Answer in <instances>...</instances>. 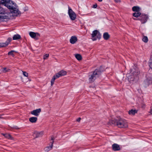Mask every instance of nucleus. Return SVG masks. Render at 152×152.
<instances>
[{"mask_svg": "<svg viewBox=\"0 0 152 152\" xmlns=\"http://www.w3.org/2000/svg\"><path fill=\"white\" fill-rule=\"evenodd\" d=\"M133 19L135 20H138V18H133Z\"/></svg>", "mask_w": 152, "mask_h": 152, "instance_id": "39", "label": "nucleus"}, {"mask_svg": "<svg viewBox=\"0 0 152 152\" xmlns=\"http://www.w3.org/2000/svg\"><path fill=\"white\" fill-rule=\"evenodd\" d=\"M43 134V132H35L33 134V136L35 137V138H37L38 137H40Z\"/></svg>", "mask_w": 152, "mask_h": 152, "instance_id": "15", "label": "nucleus"}, {"mask_svg": "<svg viewBox=\"0 0 152 152\" xmlns=\"http://www.w3.org/2000/svg\"><path fill=\"white\" fill-rule=\"evenodd\" d=\"M101 72L99 69H96L94 72L89 73V80L90 83L94 82L97 76L100 75Z\"/></svg>", "mask_w": 152, "mask_h": 152, "instance_id": "3", "label": "nucleus"}, {"mask_svg": "<svg viewBox=\"0 0 152 152\" xmlns=\"http://www.w3.org/2000/svg\"><path fill=\"white\" fill-rule=\"evenodd\" d=\"M112 148L113 149L114 151H118L121 149L119 145L115 143L112 145Z\"/></svg>", "mask_w": 152, "mask_h": 152, "instance_id": "12", "label": "nucleus"}, {"mask_svg": "<svg viewBox=\"0 0 152 152\" xmlns=\"http://www.w3.org/2000/svg\"><path fill=\"white\" fill-rule=\"evenodd\" d=\"M75 57L79 61L81 60L82 59V57L80 54H76L75 55Z\"/></svg>", "mask_w": 152, "mask_h": 152, "instance_id": "23", "label": "nucleus"}, {"mask_svg": "<svg viewBox=\"0 0 152 152\" xmlns=\"http://www.w3.org/2000/svg\"><path fill=\"white\" fill-rule=\"evenodd\" d=\"M14 128H15V129H18V127L17 126H15L14 127Z\"/></svg>", "mask_w": 152, "mask_h": 152, "instance_id": "40", "label": "nucleus"}, {"mask_svg": "<svg viewBox=\"0 0 152 152\" xmlns=\"http://www.w3.org/2000/svg\"><path fill=\"white\" fill-rule=\"evenodd\" d=\"M68 14L71 20H75L76 18V16L75 13L68 6Z\"/></svg>", "mask_w": 152, "mask_h": 152, "instance_id": "5", "label": "nucleus"}, {"mask_svg": "<svg viewBox=\"0 0 152 152\" xmlns=\"http://www.w3.org/2000/svg\"><path fill=\"white\" fill-rule=\"evenodd\" d=\"M1 4L9 9L12 15L18 16L21 13L17 8L16 4L11 0H1Z\"/></svg>", "mask_w": 152, "mask_h": 152, "instance_id": "1", "label": "nucleus"}, {"mask_svg": "<svg viewBox=\"0 0 152 152\" xmlns=\"http://www.w3.org/2000/svg\"><path fill=\"white\" fill-rule=\"evenodd\" d=\"M12 40V38L11 37H9L7 39V40L6 42L8 43V45L9 43Z\"/></svg>", "mask_w": 152, "mask_h": 152, "instance_id": "29", "label": "nucleus"}, {"mask_svg": "<svg viewBox=\"0 0 152 152\" xmlns=\"http://www.w3.org/2000/svg\"><path fill=\"white\" fill-rule=\"evenodd\" d=\"M41 111V109L39 108L31 111V114L35 116H37L39 115V113Z\"/></svg>", "mask_w": 152, "mask_h": 152, "instance_id": "10", "label": "nucleus"}, {"mask_svg": "<svg viewBox=\"0 0 152 152\" xmlns=\"http://www.w3.org/2000/svg\"><path fill=\"white\" fill-rule=\"evenodd\" d=\"M57 78V77H56V75H54L53 78H52V79H53V80H55V79L56 78Z\"/></svg>", "mask_w": 152, "mask_h": 152, "instance_id": "35", "label": "nucleus"}, {"mask_svg": "<svg viewBox=\"0 0 152 152\" xmlns=\"http://www.w3.org/2000/svg\"><path fill=\"white\" fill-rule=\"evenodd\" d=\"M91 36L92 37V39L93 41H95L98 39H100L101 37V34L99 31L97 30L93 31L91 34Z\"/></svg>", "mask_w": 152, "mask_h": 152, "instance_id": "4", "label": "nucleus"}, {"mask_svg": "<svg viewBox=\"0 0 152 152\" xmlns=\"http://www.w3.org/2000/svg\"><path fill=\"white\" fill-rule=\"evenodd\" d=\"M149 65L150 67L152 69V56H151L149 61Z\"/></svg>", "mask_w": 152, "mask_h": 152, "instance_id": "26", "label": "nucleus"}, {"mask_svg": "<svg viewBox=\"0 0 152 152\" xmlns=\"http://www.w3.org/2000/svg\"><path fill=\"white\" fill-rule=\"evenodd\" d=\"M148 17L145 15L142 14L139 18L138 20H140L141 22L142 23H144L146 22Z\"/></svg>", "mask_w": 152, "mask_h": 152, "instance_id": "6", "label": "nucleus"}, {"mask_svg": "<svg viewBox=\"0 0 152 152\" xmlns=\"http://www.w3.org/2000/svg\"><path fill=\"white\" fill-rule=\"evenodd\" d=\"M5 137L8 139H11L12 137L10 134H2Z\"/></svg>", "mask_w": 152, "mask_h": 152, "instance_id": "25", "label": "nucleus"}, {"mask_svg": "<svg viewBox=\"0 0 152 152\" xmlns=\"http://www.w3.org/2000/svg\"><path fill=\"white\" fill-rule=\"evenodd\" d=\"M131 74L134 77H137L140 74V71L138 68H134L131 71Z\"/></svg>", "mask_w": 152, "mask_h": 152, "instance_id": "7", "label": "nucleus"}, {"mask_svg": "<svg viewBox=\"0 0 152 152\" xmlns=\"http://www.w3.org/2000/svg\"><path fill=\"white\" fill-rule=\"evenodd\" d=\"M8 16H1V18H2V20L4 21V19H6L8 18Z\"/></svg>", "mask_w": 152, "mask_h": 152, "instance_id": "32", "label": "nucleus"}, {"mask_svg": "<svg viewBox=\"0 0 152 152\" xmlns=\"http://www.w3.org/2000/svg\"><path fill=\"white\" fill-rule=\"evenodd\" d=\"M99 1L101 2L103 0H98Z\"/></svg>", "mask_w": 152, "mask_h": 152, "instance_id": "41", "label": "nucleus"}, {"mask_svg": "<svg viewBox=\"0 0 152 152\" xmlns=\"http://www.w3.org/2000/svg\"><path fill=\"white\" fill-rule=\"evenodd\" d=\"M1 48V46L0 45V48Z\"/></svg>", "mask_w": 152, "mask_h": 152, "instance_id": "43", "label": "nucleus"}, {"mask_svg": "<svg viewBox=\"0 0 152 152\" xmlns=\"http://www.w3.org/2000/svg\"><path fill=\"white\" fill-rule=\"evenodd\" d=\"M77 38L75 36H72L71 37L70 39V42L72 44H74L77 41Z\"/></svg>", "mask_w": 152, "mask_h": 152, "instance_id": "14", "label": "nucleus"}, {"mask_svg": "<svg viewBox=\"0 0 152 152\" xmlns=\"http://www.w3.org/2000/svg\"><path fill=\"white\" fill-rule=\"evenodd\" d=\"M15 51L14 50H11V51L9 52L8 53V55H13V53Z\"/></svg>", "mask_w": 152, "mask_h": 152, "instance_id": "30", "label": "nucleus"}, {"mask_svg": "<svg viewBox=\"0 0 152 152\" xmlns=\"http://www.w3.org/2000/svg\"><path fill=\"white\" fill-rule=\"evenodd\" d=\"M37 118L36 117H32L30 118H29V121L31 123H35L37 121Z\"/></svg>", "mask_w": 152, "mask_h": 152, "instance_id": "17", "label": "nucleus"}, {"mask_svg": "<svg viewBox=\"0 0 152 152\" xmlns=\"http://www.w3.org/2000/svg\"><path fill=\"white\" fill-rule=\"evenodd\" d=\"M54 137L53 136H52L51 138V140H52V141L50 142V143L51 144L50 145V146H48L44 148L45 151H49L52 148L53 146V144L54 142Z\"/></svg>", "mask_w": 152, "mask_h": 152, "instance_id": "9", "label": "nucleus"}, {"mask_svg": "<svg viewBox=\"0 0 152 152\" xmlns=\"http://www.w3.org/2000/svg\"><path fill=\"white\" fill-rule=\"evenodd\" d=\"M109 123L111 124L116 125L119 128H126L128 126L126 121L121 118L118 120H111Z\"/></svg>", "mask_w": 152, "mask_h": 152, "instance_id": "2", "label": "nucleus"}, {"mask_svg": "<svg viewBox=\"0 0 152 152\" xmlns=\"http://www.w3.org/2000/svg\"><path fill=\"white\" fill-rule=\"evenodd\" d=\"M21 38V36L18 34H15L13 37V39L14 40H18Z\"/></svg>", "mask_w": 152, "mask_h": 152, "instance_id": "20", "label": "nucleus"}, {"mask_svg": "<svg viewBox=\"0 0 152 152\" xmlns=\"http://www.w3.org/2000/svg\"><path fill=\"white\" fill-rule=\"evenodd\" d=\"M110 37V35L107 32H105L103 35V37L105 40H108Z\"/></svg>", "mask_w": 152, "mask_h": 152, "instance_id": "16", "label": "nucleus"}, {"mask_svg": "<svg viewBox=\"0 0 152 152\" xmlns=\"http://www.w3.org/2000/svg\"><path fill=\"white\" fill-rule=\"evenodd\" d=\"M6 13L5 10L0 6V14H4Z\"/></svg>", "mask_w": 152, "mask_h": 152, "instance_id": "22", "label": "nucleus"}, {"mask_svg": "<svg viewBox=\"0 0 152 152\" xmlns=\"http://www.w3.org/2000/svg\"><path fill=\"white\" fill-rule=\"evenodd\" d=\"M97 5L96 4H94L93 5V8H96L97 7Z\"/></svg>", "mask_w": 152, "mask_h": 152, "instance_id": "36", "label": "nucleus"}, {"mask_svg": "<svg viewBox=\"0 0 152 152\" xmlns=\"http://www.w3.org/2000/svg\"><path fill=\"white\" fill-rule=\"evenodd\" d=\"M49 55L48 54H46L44 55L43 56V59L44 60L47 59L49 57Z\"/></svg>", "mask_w": 152, "mask_h": 152, "instance_id": "33", "label": "nucleus"}, {"mask_svg": "<svg viewBox=\"0 0 152 152\" xmlns=\"http://www.w3.org/2000/svg\"><path fill=\"white\" fill-rule=\"evenodd\" d=\"M3 21V20H2L1 18V16H0V22Z\"/></svg>", "mask_w": 152, "mask_h": 152, "instance_id": "38", "label": "nucleus"}, {"mask_svg": "<svg viewBox=\"0 0 152 152\" xmlns=\"http://www.w3.org/2000/svg\"><path fill=\"white\" fill-rule=\"evenodd\" d=\"M145 84L147 86L152 84V78H148L144 81Z\"/></svg>", "mask_w": 152, "mask_h": 152, "instance_id": "13", "label": "nucleus"}, {"mask_svg": "<svg viewBox=\"0 0 152 152\" xmlns=\"http://www.w3.org/2000/svg\"><path fill=\"white\" fill-rule=\"evenodd\" d=\"M1 118V116H0V118Z\"/></svg>", "mask_w": 152, "mask_h": 152, "instance_id": "42", "label": "nucleus"}, {"mask_svg": "<svg viewBox=\"0 0 152 152\" xmlns=\"http://www.w3.org/2000/svg\"><path fill=\"white\" fill-rule=\"evenodd\" d=\"M133 16L135 17L138 18L140 17L141 15V13L140 12H135L133 14Z\"/></svg>", "mask_w": 152, "mask_h": 152, "instance_id": "21", "label": "nucleus"}, {"mask_svg": "<svg viewBox=\"0 0 152 152\" xmlns=\"http://www.w3.org/2000/svg\"><path fill=\"white\" fill-rule=\"evenodd\" d=\"M30 36L31 37L35 40H37L40 37V34L38 33H35L33 32H30L29 33Z\"/></svg>", "mask_w": 152, "mask_h": 152, "instance_id": "8", "label": "nucleus"}, {"mask_svg": "<svg viewBox=\"0 0 152 152\" xmlns=\"http://www.w3.org/2000/svg\"><path fill=\"white\" fill-rule=\"evenodd\" d=\"M81 119V118H79L77 119V122H79L80 121Z\"/></svg>", "mask_w": 152, "mask_h": 152, "instance_id": "37", "label": "nucleus"}, {"mask_svg": "<svg viewBox=\"0 0 152 152\" xmlns=\"http://www.w3.org/2000/svg\"><path fill=\"white\" fill-rule=\"evenodd\" d=\"M55 80H53V79H52L51 81V86H53L54 84Z\"/></svg>", "mask_w": 152, "mask_h": 152, "instance_id": "34", "label": "nucleus"}, {"mask_svg": "<svg viewBox=\"0 0 152 152\" xmlns=\"http://www.w3.org/2000/svg\"><path fill=\"white\" fill-rule=\"evenodd\" d=\"M142 40L145 42H147L148 41V37L146 36H144L142 39Z\"/></svg>", "mask_w": 152, "mask_h": 152, "instance_id": "28", "label": "nucleus"}, {"mask_svg": "<svg viewBox=\"0 0 152 152\" xmlns=\"http://www.w3.org/2000/svg\"><path fill=\"white\" fill-rule=\"evenodd\" d=\"M137 112V110L132 109L129 111V114L130 115H134Z\"/></svg>", "mask_w": 152, "mask_h": 152, "instance_id": "18", "label": "nucleus"}, {"mask_svg": "<svg viewBox=\"0 0 152 152\" xmlns=\"http://www.w3.org/2000/svg\"><path fill=\"white\" fill-rule=\"evenodd\" d=\"M23 72V74L24 76L25 77H27L28 76V74L25 71H22Z\"/></svg>", "mask_w": 152, "mask_h": 152, "instance_id": "31", "label": "nucleus"}, {"mask_svg": "<svg viewBox=\"0 0 152 152\" xmlns=\"http://www.w3.org/2000/svg\"><path fill=\"white\" fill-rule=\"evenodd\" d=\"M66 74V72L65 71L62 70L56 74V76L57 78L65 75Z\"/></svg>", "mask_w": 152, "mask_h": 152, "instance_id": "11", "label": "nucleus"}, {"mask_svg": "<svg viewBox=\"0 0 152 152\" xmlns=\"http://www.w3.org/2000/svg\"><path fill=\"white\" fill-rule=\"evenodd\" d=\"M10 69L6 67H4L3 68L2 71L4 72H9Z\"/></svg>", "mask_w": 152, "mask_h": 152, "instance_id": "27", "label": "nucleus"}, {"mask_svg": "<svg viewBox=\"0 0 152 152\" xmlns=\"http://www.w3.org/2000/svg\"><path fill=\"white\" fill-rule=\"evenodd\" d=\"M8 45V43L6 42L4 43L2 42L0 43V45L1 46V48L2 47H6Z\"/></svg>", "mask_w": 152, "mask_h": 152, "instance_id": "24", "label": "nucleus"}, {"mask_svg": "<svg viewBox=\"0 0 152 152\" xmlns=\"http://www.w3.org/2000/svg\"><path fill=\"white\" fill-rule=\"evenodd\" d=\"M132 10L133 11L135 12H138L140 11V8L138 6H134L132 8Z\"/></svg>", "mask_w": 152, "mask_h": 152, "instance_id": "19", "label": "nucleus"}]
</instances>
